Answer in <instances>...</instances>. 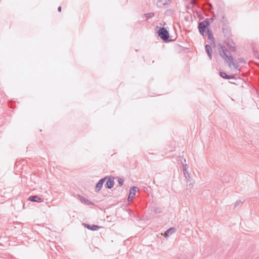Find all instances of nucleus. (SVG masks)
Returning a JSON list of instances; mask_svg holds the SVG:
<instances>
[{"instance_id":"39448f33","label":"nucleus","mask_w":259,"mask_h":259,"mask_svg":"<svg viewBox=\"0 0 259 259\" xmlns=\"http://www.w3.org/2000/svg\"><path fill=\"white\" fill-rule=\"evenodd\" d=\"M225 42L232 52H235L236 50L235 43L231 41L230 39H225Z\"/></svg>"},{"instance_id":"4be33fe9","label":"nucleus","mask_w":259,"mask_h":259,"mask_svg":"<svg viewBox=\"0 0 259 259\" xmlns=\"http://www.w3.org/2000/svg\"><path fill=\"white\" fill-rule=\"evenodd\" d=\"M208 39H209L210 40L211 42H212V43H214V38L213 36V34H211V35H208Z\"/></svg>"},{"instance_id":"0eeeda50","label":"nucleus","mask_w":259,"mask_h":259,"mask_svg":"<svg viewBox=\"0 0 259 259\" xmlns=\"http://www.w3.org/2000/svg\"><path fill=\"white\" fill-rule=\"evenodd\" d=\"M186 175H184L185 179L186 180V183H187L188 187L190 189L192 188L193 187V183H192V180H191V177L190 174L188 171H185Z\"/></svg>"},{"instance_id":"aec40b11","label":"nucleus","mask_w":259,"mask_h":259,"mask_svg":"<svg viewBox=\"0 0 259 259\" xmlns=\"http://www.w3.org/2000/svg\"><path fill=\"white\" fill-rule=\"evenodd\" d=\"M221 22L223 24V25H225V24L228 25V20H227L226 18L224 16L222 17V19L221 20Z\"/></svg>"},{"instance_id":"f8f14e48","label":"nucleus","mask_w":259,"mask_h":259,"mask_svg":"<svg viewBox=\"0 0 259 259\" xmlns=\"http://www.w3.org/2000/svg\"><path fill=\"white\" fill-rule=\"evenodd\" d=\"M176 232V229L175 228H170L167 229L164 233V237L167 238L169 236Z\"/></svg>"},{"instance_id":"f3484780","label":"nucleus","mask_w":259,"mask_h":259,"mask_svg":"<svg viewBox=\"0 0 259 259\" xmlns=\"http://www.w3.org/2000/svg\"><path fill=\"white\" fill-rule=\"evenodd\" d=\"M154 16V13H149L144 14V16L145 17L147 20H148L149 19L152 18Z\"/></svg>"},{"instance_id":"7ed1b4c3","label":"nucleus","mask_w":259,"mask_h":259,"mask_svg":"<svg viewBox=\"0 0 259 259\" xmlns=\"http://www.w3.org/2000/svg\"><path fill=\"white\" fill-rule=\"evenodd\" d=\"M223 31L226 39H230L232 36L231 29L228 25H223Z\"/></svg>"},{"instance_id":"ddd939ff","label":"nucleus","mask_w":259,"mask_h":259,"mask_svg":"<svg viewBox=\"0 0 259 259\" xmlns=\"http://www.w3.org/2000/svg\"><path fill=\"white\" fill-rule=\"evenodd\" d=\"M205 50H206V52L208 56H209V58L210 59H211V58H212V49H211V47L208 45H206L205 46Z\"/></svg>"},{"instance_id":"f257e3e1","label":"nucleus","mask_w":259,"mask_h":259,"mask_svg":"<svg viewBox=\"0 0 259 259\" xmlns=\"http://www.w3.org/2000/svg\"><path fill=\"white\" fill-rule=\"evenodd\" d=\"M220 55L228 63L229 67H233L236 69L238 68V65L234 61L231 54L225 46H221L219 49Z\"/></svg>"},{"instance_id":"f03ea898","label":"nucleus","mask_w":259,"mask_h":259,"mask_svg":"<svg viewBox=\"0 0 259 259\" xmlns=\"http://www.w3.org/2000/svg\"><path fill=\"white\" fill-rule=\"evenodd\" d=\"M158 36L165 42L168 41L169 37L168 31L164 27H160L158 31Z\"/></svg>"},{"instance_id":"b1692460","label":"nucleus","mask_w":259,"mask_h":259,"mask_svg":"<svg viewBox=\"0 0 259 259\" xmlns=\"http://www.w3.org/2000/svg\"><path fill=\"white\" fill-rule=\"evenodd\" d=\"M107 179H108L107 177L102 178L99 180V182L101 184H102V185H103V184L104 183V182Z\"/></svg>"},{"instance_id":"cd10ccee","label":"nucleus","mask_w":259,"mask_h":259,"mask_svg":"<svg viewBox=\"0 0 259 259\" xmlns=\"http://www.w3.org/2000/svg\"><path fill=\"white\" fill-rule=\"evenodd\" d=\"M235 78V76L234 75H229V79H233V78Z\"/></svg>"},{"instance_id":"dca6fc26","label":"nucleus","mask_w":259,"mask_h":259,"mask_svg":"<svg viewBox=\"0 0 259 259\" xmlns=\"http://www.w3.org/2000/svg\"><path fill=\"white\" fill-rule=\"evenodd\" d=\"M102 187H103V185L98 182V183L96 184V189H95L96 192H99L101 190Z\"/></svg>"},{"instance_id":"2eb2a0df","label":"nucleus","mask_w":259,"mask_h":259,"mask_svg":"<svg viewBox=\"0 0 259 259\" xmlns=\"http://www.w3.org/2000/svg\"><path fill=\"white\" fill-rule=\"evenodd\" d=\"M212 18H207L202 22L203 23L205 24V25L207 27L210 25V24L212 22Z\"/></svg>"},{"instance_id":"5701e85b","label":"nucleus","mask_w":259,"mask_h":259,"mask_svg":"<svg viewBox=\"0 0 259 259\" xmlns=\"http://www.w3.org/2000/svg\"><path fill=\"white\" fill-rule=\"evenodd\" d=\"M118 184H119V186L120 187H121L123 185L124 180H123V179H122L121 178H119L118 179Z\"/></svg>"},{"instance_id":"c85d7f7f","label":"nucleus","mask_w":259,"mask_h":259,"mask_svg":"<svg viewBox=\"0 0 259 259\" xmlns=\"http://www.w3.org/2000/svg\"><path fill=\"white\" fill-rule=\"evenodd\" d=\"M191 3H192V5H196V4H197L196 2L197 1H191Z\"/></svg>"},{"instance_id":"9d476101","label":"nucleus","mask_w":259,"mask_h":259,"mask_svg":"<svg viewBox=\"0 0 259 259\" xmlns=\"http://www.w3.org/2000/svg\"><path fill=\"white\" fill-rule=\"evenodd\" d=\"M138 190V187H135V186H133L131 188L129 196L128 197V201H130L131 198H132V197H134L135 196L136 193Z\"/></svg>"},{"instance_id":"4468645a","label":"nucleus","mask_w":259,"mask_h":259,"mask_svg":"<svg viewBox=\"0 0 259 259\" xmlns=\"http://www.w3.org/2000/svg\"><path fill=\"white\" fill-rule=\"evenodd\" d=\"M170 2L171 1H157L156 5L158 7H162V6L170 5Z\"/></svg>"},{"instance_id":"423d86ee","label":"nucleus","mask_w":259,"mask_h":259,"mask_svg":"<svg viewBox=\"0 0 259 259\" xmlns=\"http://www.w3.org/2000/svg\"><path fill=\"white\" fill-rule=\"evenodd\" d=\"M78 196L79 198V199L81 201V202L84 203L86 205H92V206L95 205V204L94 202L90 201L89 199H87L84 197L81 196L80 195H78Z\"/></svg>"},{"instance_id":"c756f323","label":"nucleus","mask_w":259,"mask_h":259,"mask_svg":"<svg viewBox=\"0 0 259 259\" xmlns=\"http://www.w3.org/2000/svg\"><path fill=\"white\" fill-rule=\"evenodd\" d=\"M61 9H62V8H61V6H59V7L58 8V11H59V12H60L61 11Z\"/></svg>"},{"instance_id":"6ab92c4d","label":"nucleus","mask_w":259,"mask_h":259,"mask_svg":"<svg viewBox=\"0 0 259 259\" xmlns=\"http://www.w3.org/2000/svg\"><path fill=\"white\" fill-rule=\"evenodd\" d=\"M243 203L241 200H238L236 201L234 205V209L236 208L237 206L241 205Z\"/></svg>"},{"instance_id":"bb28decb","label":"nucleus","mask_w":259,"mask_h":259,"mask_svg":"<svg viewBox=\"0 0 259 259\" xmlns=\"http://www.w3.org/2000/svg\"><path fill=\"white\" fill-rule=\"evenodd\" d=\"M207 35H211L212 34V31L208 28H207Z\"/></svg>"},{"instance_id":"412c9836","label":"nucleus","mask_w":259,"mask_h":259,"mask_svg":"<svg viewBox=\"0 0 259 259\" xmlns=\"http://www.w3.org/2000/svg\"><path fill=\"white\" fill-rule=\"evenodd\" d=\"M182 165H183V171L184 175H186L185 171H187V165L186 164L183 163Z\"/></svg>"},{"instance_id":"a211bd4d","label":"nucleus","mask_w":259,"mask_h":259,"mask_svg":"<svg viewBox=\"0 0 259 259\" xmlns=\"http://www.w3.org/2000/svg\"><path fill=\"white\" fill-rule=\"evenodd\" d=\"M220 75L222 78L229 79V75L227 74L225 72L221 71L220 72Z\"/></svg>"},{"instance_id":"393cba45","label":"nucleus","mask_w":259,"mask_h":259,"mask_svg":"<svg viewBox=\"0 0 259 259\" xmlns=\"http://www.w3.org/2000/svg\"><path fill=\"white\" fill-rule=\"evenodd\" d=\"M107 179H108L107 177L102 178L99 180V182L101 184H102V185H103V184L104 183V182Z\"/></svg>"},{"instance_id":"2f4dec72","label":"nucleus","mask_w":259,"mask_h":259,"mask_svg":"<svg viewBox=\"0 0 259 259\" xmlns=\"http://www.w3.org/2000/svg\"><path fill=\"white\" fill-rule=\"evenodd\" d=\"M213 17H214V16L212 18V19H213V20H214V18H213Z\"/></svg>"},{"instance_id":"1a4fd4ad","label":"nucleus","mask_w":259,"mask_h":259,"mask_svg":"<svg viewBox=\"0 0 259 259\" xmlns=\"http://www.w3.org/2000/svg\"><path fill=\"white\" fill-rule=\"evenodd\" d=\"M83 226L85 228L92 231L98 230L101 227L96 225H90L88 224H83Z\"/></svg>"},{"instance_id":"7c9ffc66","label":"nucleus","mask_w":259,"mask_h":259,"mask_svg":"<svg viewBox=\"0 0 259 259\" xmlns=\"http://www.w3.org/2000/svg\"><path fill=\"white\" fill-rule=\"evenodd\" d=\"M186 9H190V6H189V5L187 6H186Z\"/></svg>"},{"instance_id":"a878e982","label":"nucleus","mask_w":259,"mask_h":259,"mask_svg":"<svg viewBox=\"0 0 259 259\" xmlns=\"http://www.w3.org/2000/svg\"><path fill=\"white\" fill-rule=\"evenodd\" d=\"M238 61L241 63H243V64L246 63L245 59L243 58H240L238 59Z\"/></svg>"},{"instance_id":"6e6552de","label":"nucleus","mask_w":259,"mask_h":259,"mask_svg":"<svg viewBox=\"0 0 259 259\" xmlns=\"http://www.w3.org/2000/svg\"><path fill=\"white\" fill-rule=\"evenodd\" d=\"M28 200L35 202H41L43 201L44 199L37 195H33L29 197Z\"/></svg>"},{"instance_id":"20e7f679","label":"nucleus","mask_w":259,"mask_h":259,"mask_svg":"<svg viewBox=\"0 0 259 259\" xmlns=\"http://www.w3.org/2000/svg\"><path fill=\"white\" fill-rule=\"evenodd\" d=\"M207 27L205 25V24L202 22H199L198 24V29L200 33L204 36L206 35L205 29Z\"/></svg>"},{"instance_id":"9b49d317","label":"nucleus","mask_w":259,"mask_h":259,"mask_svg":"<svg viewBox=\"0 0 259 259\" xmlns=\"http://www.w3.org/2000/svg\"><path fill=\"white\" fill-rule=\"evenodd\" d=\"M108 180H107V181L106 182V183L105 184V187L107 188L111 189L114 186V182L113 180L112 179V178L111 177H110V178L108 177Z\"/></svg>"}]
</instances>
